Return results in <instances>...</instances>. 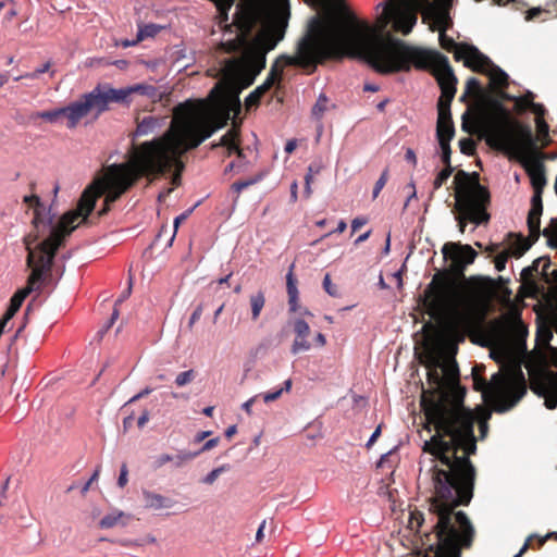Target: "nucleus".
Returning <instances> with one entry per match:
<instances>
[{
    "label": "nucleus",
    "instance_id": "39448f33",
    "mask_svg": "<svg viewBox=\"0 0 557 557\" xmlns=\"http://www.w3.org/2000/svg\"><path fill=\"white\" fill-rule=\"evenodd\" d=\"M113 173L99 182L95 188L89 187L82 194L77 209L66 212L57 223H53V215L48 213L46 216V207L41 199L37 195L24 196L23 201L34 208L33 224L39 230L40 225L48 228L49 235L44 240H48L51 237V228H55L60 232L59 248L62 246L64 239L76 228L75 222L82 218L86 221L88 215L92 212L96 206L97 198L104 196L107 207L99 213L104 214L109 210V205L120 198V196L129 187L128 181L121 176V169L117 165H113Z\"/></svg>",
    "mask_w": 557,
    "mask_h": 557
},
{
    "label": "nucleus",
    "instance_id": "c85d7f7f",
    "mask_svg": "<svg viewBox=\"0 0 557 557\" xmlns=\"http://www.w3.org/2000/svg\"><path fill=\"white\" fill-rule=\"evenodd\" d=\"M264 176H265V173L260 172L250 178L233 183L231 188H232V190H234L235 193L238 194L242 190H244L245 188H248L249 186H252V185L261 182Z\"/></svg>",
    "mask_w": 557,
    "mask_h": 557
},
{
    "label": "nucleus",
    "instance_id": "423d86ee",
    "mask_svg": "<svg viewBox=\"0 0 557 557\" xmlns=\"http://www.w3.org/2000/svg\"><path fill=\"white\" fill-rule=\"evenodd\" d=\"M60 232L55 228H51V237L48 240H42L35 247L26 246L27 267L32 269V273L27 278L25 287L17 289L10 299V307L20 310L25 298L33 292H38L41 286L47 283L55 253L59 249V235Z\"/></svg>",
    "mask_w": 557,
    "mask_h": 557
},
{
    "label": "nucleus",
    "instance_id": "c756f323",
    "mask_svg": "<svg viewBox=\"0 0 557 557\" xmlns=\"http://www.w3.org/2000/svg\"><path fill=\"white\" fill-rule=\"evenodd\" d=\"M162 29L161 25L158 24H146L143 27H139L136 36V41H141L146 38L154 37Z\"/></svg>",
    "mask_w": 557,
    "mask_h": 557
},
{
    "label": "nucleus",
    "instance_id": "9d476101",
    "mask_svg": "<svg viewBox=\"0 0 557 557\" xmlns=\"http://www.w3.org/2000/svg\"><path fill=\"white\" fill-rule=\"evenodd\" d=\"M544 190L533 189L531 197V209L528 214L527 224L529 227L530 235L534 239H539L540 235L543 234L547 238V244L552 248H557V216L552 218L549 224L541 232V215L543 213V196Z\"/></svg>",
    "mask_w": 557,
    "mask_h": 557
},
{
    "label": "nucleus",
    "instance_id": "b1692460",
    "mask_svg": "<svg viewBox=\"0 0 557 557\" xmlns=\"http://www.w3.org/2000/svg\"><path fill=\"white\" fill-rule=\"evenodd\" d=\"M250 308H251V319L256 321L265 305V296L262 290H258L257 293L250 295Z\"/></svg>",
    "mask_w": 557,
    "mask_h": 557
},
{
    "label": "nucleus",
    "instance_id": "20e7f679",
    "mask_svg": "<svg viewBox=\"0 0 557 557\" xmlns=\"http://www.w3.org/2000/svg\"><path fill=\"white\" fill-rule=\"evenodd\" d=\"M176 111L182 115L177 132L174 134L170 129L166 139L145 141L143 146L140 162L156 173H165L172 168L183 170L181 156L197 148L225 125V122L212 124L200 119L191 100L178 103Z\"/></svg>",
    "mask_w": 557,
    "mask_h": 557
},
{
    "label": "nucleus",
    "instance_id": "a211bd4d",
    "mask_svg": "<svg viewBox=\"0 0 557 557\" xmlns=\"http://www.w3.org/2000/svg\"><path fill=\"white\" fill-rule=\"evenodd\" d=\"M457 209L462 211L466 216L475 225L484 224L490 221V213L485 207H475L473 202L457 203Z\"/></svg>",
    "mask_w": 557,
    "mask_h": 557
},
{
    "label": "nucleus",
    "instance_id": "bb28decb",
    "mask_svg": "<svg viewBox=\"0 0 557 557\" xmlns=\"http://www.w3.org/2000/svg\"><path fill=\"white\" fill-rule=\"evenodd\" d=\"M132 94H139L141 96H146L148 98H157L158 97V89L153 85L149 84H135L132 86H128Z\"/></svg>",
    "mask_w": 557,
    "mask_h": 557
},
{
    "label": "nucleus",
    "instance_id": "7ed1b4c3",
    "mask_svg": "<svg viewBox=\"0 0 557 557\" xmlns=\"http://www.w3.org/2000/svg\"><path fill=\"white\" fill-rule=\"evenodd\" d=\"M350 15L346 21L332 15L322 25L318 17H312L308 30L297 45L296 55L282 54L271 67L267 81L252 90L245 99L246 106H258L263 94L272 86L275 77L281 74L278 63L283 65H297L308 67L318 60L349 58L350 46Z\"/></svg>",
    "mask_w": 557,
    "mask_h": 557
},
{
    "label": "nucleus",
    "instance_id": "a18cd8bd",
    "mask_svg": "<svg viewBox=\"0 0 557 557\" xmlns=\"http://www.w3.org/2000/svg\"><path fill=\"white\" fill-rule=\"evenodd\" d=\"M323 288L331 297H338L339 292L336 285L332 284L331 275L326 273L323 278Z\"/></svg>",
    "mask_w": 557,
    "mask_h": 557
},
{
    "label": "nucleus",
    "instance_id": "f257e3e1",
    "mask_svg": "<svg viewBox=\"0 0 557 557\" xmlns=\"http://www.w3.org/2000/svg\"><path fill=\"white\" fill-rule=\"evenodd\" d=\"M455 399L444 392L430 413L435 434L423 444V451L432 456L429 473L436 499L431 511L436 516L433 528L438 544L457 550L469 547L474 529L466 512H454L467 506L473 497L475 468L469 456L476 451L474 417L465 408V389L457 387Z\"/></svg>",
    "mask_w": 557,
    "mask_h": 557
},
{
    "label": "nucleus",
    "instance_id": "6e6552de",
    "mask_svg": "<svg viewBox=\"0 0 557 557\" xmlns=\"http://www.w3.org/2000/svg\"><path fill=\"white\" fill-rule=\"evenodd\" d=\"M479 296L474 295L456 301L449 295L445 280L436 273L424 289V305L432 318H442L447 314H459L462 310H471L478 302Z\"/></svg>",
    "mask_w": 557,
    "mask_h": 557
},
{
    "label": "nucleus",
    "instance_id": "f8f14e48",
    "mask_svg": "<svg viewBox=\"0 0 557 557\" xmlns=\"http://www.w3.org/2000/svg\"><path fill=\"white\" fill-rule=\"evenodd\" d=\"M445 261H450L449 268L457 275H462L468 265L472 264L478 256L476 251L468 244L446 243L442 247Z\"/></svg>",
    "mask_w": 557,
    "mask_h": 557
},
{
    "label": "nucleus",
    "instance_id": "5701e85b",
    "mask_svg": "<svg viewBox=\"0 0 557 557\" xmlns=\"http://www.w3.org/2000/svg\"><path fill=\"white\" fill-rule=\"evenodd\" d=\"M284 38V30H278L275 37H267L262 42V51L259 54V70L265 66V53L273 50L276 45Z\"/></svg>",
    "mask_w": 557,
    "mask_h": 557
},
{
    "label": "nucleus",
    "instance_id": "052dcab7",
    "mask_svg": "<svg viewBox=\"0 0 557 557\" xmlns=\"http://www.w3.org/2000/svg\"><path fill=\"white\" fill-rule=\"evenodd\" d=\"M473 88L478 89L480 92L482 91L481 90V84H480L479 79L475 78V77H470L467 81L466 90H467V92H471V90Z\"/></svg>",
    "mask_w": 557,
    "mask_h": 557
},
{
    "label": "nucleus",
    "instance_id": "338daca9",
    "mask_svg": "<svg viewBox=\"0 0 557 557\" xmlns=\"http://www.w3.org/2000/svg\"><path fill=\"white\" fill-rule=\"evenodd\" d=\"M312 180H313V175L308 172L305 176V195H306V197H309L311 195Z\"/></svg>",
    "mask_w": 557,
    "mask_h": 557
},
{
    "label": "nucleus",
    "instance_id": "8fccbe9b",
    "mask_svg": "<svg viewBox=\"0 0 557 557\" xmlns=\"http://www.w3.org/2000/svg\"><path fill=\"white\" fill-rule=\"evenodd\" d=\"M528 109H530L535 114V119H543L546 113L544 104L534 101L530 102Z\"/></svg>",
    "mask_w": 557,
    "mask_h": 557
},
{
    "label": "nucleus",
    "instance_id": "4c0bfd02",
    "mask_svg": "<svg viewBox=\"0 0 557 557\" xmlns=\"http://www.w3.org/2000/svg\"><path fill=\"white\" fill-rule=\"evenodd\" d=\"M230 469V465H222L221 467L214 468L207 475L201 479L203 484H213L219 475Z\"/></svg>",
    "mask_w": 557,
    "mask_h": 557
},
{
    "label": "nucleus",
    "instance_id": "393cba45",
    "mask_svg": "<svg viewBox=\"0 0 557 557\" xmlns=\"http://www.w3.org/2000/svg\"><path fill=\"white\" fill-rule=\"evenodd\" d=\"M198 457V453L181 449L176 455H173L172 465L174 468H182L185 463Z\"/></svg>",
    "mask_w": 557,
    "mask_h": 557
},
{
    "label": "nucleus",
    "instance_id": "69168bd1",
    "mask_svg": "<svg viewBox=\"0 0 557 557\" xmlns=\"http://www.w3.org/2000/svg\"><path fill=\"white\" fill-rule=\"evenodd\" d=\"M542 11L543 10H542L541 7L531 8L529 11H527L525 20L527 21L534 20L535 17H537L542 13Z\"/></svg>",
    "mask_w": 557,
    "mask_h": 557
},
{
    "label": "nucleus",
    "instance_id": "6e6d98bb",
    "mask_svg": "<svg viewBox=\"0 0 557 557\" xmlns=\"http://www.w3.org/2000/svg\"><path fill=\"white\" fill-rule=\"evenodd\" d=\"M132 287H133V278H132V276H129L126 289L121 293V295L119 296V298L115 301V305H114L115 308L117 307V305L122 304L124 300H126L129 297V295L132 293Z\"/></svg>",
    "mask_w": 557,
    "mask_h": 557
},
{
    "label": "nucleus",
    "instance_id": "37998d69",
    "mask_svg": "<svg viewBox=\"0 0 557 557\" xmlns=\"http://www.w3.org/2000/svg\"><path fill=\"white\" fill-rule=\"evenodd\" d=\"M434 14H435L436 22L441 26L448 28L451 25V20H450L449 13L445 9H437L434 12Z\"/></svg>",
    "mask_w": 557,
    "mask_h": 557
},
{
    "label": "nucleus",
    "instance_id": "c03bdc74",
    "mask_svg": "<svg viewBox=\"0 0 557 557\" xmlns=\"http://www.w3.org/2000/svg\"><path fill=\"white\" fill-rule=\"evenodd\" d=\"M124 547H141L145 546V540L141 539H117L112 541Z\"/></svg>",
    "mask_w": 557,
    "mask_h": 557
},
{
    "label": "nucleus",
    "instance_id": "bf43d9fd",
    "mask_svg": "<svg viewBox=\"0 0 557 557\" xmlns=\"http://www.w3.org/2000/svg\"><path fill=\"white\" fill-rule=\"evenodd\" d=\"M119 318V310L117 308L114 307L112 313H111V317L110 319L108 320V322L104 324L103 329L100 331L101 334H103L104 332H107L113 324L114 322L117 320Z\"/></svg>",
    "mask_w": 557,
    "mask_h": 557
},
{
    "label": "nucleus",
    "instance_id": "4468645a",
    "mask_svg": "<svg viewBox=\"0 0 557 557\" xmlns=\"http://www.w3.org/2000/svg\"><path fill=\"white\" fill-rule=\"evenodd\" d=\"M83 99L89 113L91 110L100 115L109 109V103L113 102L109 91V84H98L92 90L83 95Z\"/></svg>",
    "mask_w": 557,
    "mask_h": 557
},
{
    "label": "nucleus",
    "instance_id": "0e129e2a",
    "mask_svg": "<svg viewBox=\"0 0 557 557\" xmlns=\"http://www.w3.org/2000/svg\"><path fill=\"white\" fill-rule=\"evenodd\" d=\"M459 212L460 213L456 215V220L458 222L460 233H463L467 226V220H469V218L466 216L462 211Z\"/></svg>",
    "mask_w": 557,
    "mask_h": 557
},
{
    "label": "nucleus",
    "instance_id": "603ef678",
    "mask_svg": "<svg viewBox=\"0 0 557 557\" xmlns=\"http://www.w3.org/2000/svg\"><path fill=\"white\" fill-rule=\"evenodd\" d=\"M459 147L462 153L470 154L474 149V143L471 138H462L459 140Z\"/></svg>",
    "mask_w": 557,
    "mask_h": 557
},
{
    "label": "nucleus",
    "instance_id": "f3484780",
    "mask_svg": "<svg viewBox=\"0 0 557 557\" xmlns=\"http://www.w3.org/2000/svg\"><path fill=\"white\" fill-rule=\"evenodd\" d=\"M238 135L239 131L237 128H232L227 131L218 143H211V149H215L218 147H225L228 150V154L235 153L237 158H245L244 151L238 146Z\"/></svg>",
    "mask_w": 557,
    "mask_h": 557
},
{
    "label": "nucleus",
    "instance_id": "680f3d73",
    "mask_svg": "<svg viewBox=\"0 0 557 557\" xmlns=\"http://www.w3.org/2000/svg\"><path fill=\"white\" fill-rule=\"evenodd\" d=\"M282 394H283V389H280V388L276 391H273V392L265 393V394H263V400H264V403H270V401L276 400L277 398L281 397Z\"/></svg>",
    "mask_w": 557,
    "mask_h": 557
},
{
    "label": "nucleus",
    "instance_id": "3c124183",
    "mask_svg": "<svg viewBox=\"0 0 557 557\" xmlns=\"http://www.w3.org/2000/svg\"><path fill=\"white\" fill-rule=\"evenodd\" d=\"M202 311H203L202 304H199L194 309L193 313L189 317V321H188V325H187L189 330H191L194 324L201 318Z\"/></svg>",
    "mask_w": 557,
    "mask_h": 557
},
{
    "label": "nucleus",
    "instance_id": "6ab92c4d",
    "mask_svg": "<svg viewBox=\"0 0 557 557\" xmlns=\"http://www.w3.org/2000/svg\"><path fill=\"white\" fill-rule=\"evenodd\" d=\"M143 498L145 507L154 510L170 509L175 505L174 499L147 490L143 491Z\"/></svg>",
    "mask_w": 557,
    "mask_h": 557
},
{
    "label": "nucleus",
    "instance_id": "9b49d317",
    "mask_svg": "<svg viewBox=\"0 0 557 557\" xmlns=\"http://www.w3.org/2000/svg\"><path fill=\"white\" fill-rule=\"evenodd\" d=\"M474 181L470 182V174L462 170L455 175L457 184L456 200L458 203H467L471 201L475 207H486L490 202V193L478 182V174L473 173Z\"/></svg>",
    "mask_w": 557,
    "mask_h": 557
},
{
    "label": "nucleus",
    "instance_id": "dca6fc26",
    "mask_svg": "<svg viewBox=\"0 0 557 557\" xmlns=\"http://www.w3.org/2000/svg\"><path fill=\"white\" fill-rule=\"evenodd\" d=\"M523 168L530 178L532 189L544 190L547 184L545 164L540 160H524Z\"/></svg>",
    "mask_w": 557,
    "mask_h": 557
},
{
    "label": "nucleus",
    "instance_id": "72a5a7b5",
    "mask_svg": "<svg viewBox=\"0 0 557 557\" xmlns=\"http://www.w3.org/2000/svg\"><path fill=\"white\" fill-rule=\"evenodd\" d=\"M454 171L453 166L445 165L436 175L434 182H433V189L437 190L440 189L444 183L449 178Z\"/></svg>",
    "mask_w": 557,
    "mask_h": 557
},
{
    "label": "nucleus",
    "instance_id": "5fc2aeb1",
    "mask_svg": "<svg viewBox=\"0 0 557 557\" xmlns=\"http://www.w3.org/2000/svg\"><path fill=\"white\" fill-rule=\"evenodd\" d=\"M172 460H173V455L161 454V455L156 457V459L153 461V467L156 469H159V468L163 467L165 463L172 462Z\"/></svg>",
    "mask_w": 557,
    "mask_h": 557
},
{
    "label": "nucleus",
    "instance_id": "774afa93",
    "mask_svg": "<svg viewBox=\"0 0 557 557\" xmlns=\"http://www.w3.org/2000/svg\"><path fill=\"white\" fill-rule=\"evenodd\" d=\"M366 223H367V219L366 218H361V216L355 218L351 221V231L356 232L359 227H361Z\"/></svg>",
    "mask_w": 557,
    "mask_h": 557
},
{
    "label": "nucleus",
    "instance_id": "2f4dec72",
    "mask_svg": "<svg viewBox=\"0 0 557 557\" xmlns=\"http://www.w3.org/2000/svg\"><path fill=\"white\" fill-rule=\"evenodd\" d=\"M122 517H124L123 511L114 510L101 518V520L99 521V527L101 529H111L119 523Z\"/></svg>",
    "mask_w": 557,
    "mask_h": 557
},
{
    "label": "nucleus",
    "instance_id": "79ce46f5",
    "mask_svg": "<svg viewBox=\"0 0 557 557\" xmlns=\"http://www.w3.org/2000/svg\"><path fill=\"white\" fill-rule=\"evenodd\" d=\"M387 180H388V169H385L381 173L380 177L377 178V181L375 182V185L373 187V191H372L373 199H375L379 196V194L381 193V190L385 186Z\"/></svg>",
    "mask_w": 557,
    "mask_h": 557
},
{
    "label": "nucleus",
    "instance_id": "4d7b16f0",
    "mask_svg": "<svg viewBox=\"0 0 557 557\" xmlns=\"http://www.w3.org/2000/svg\"><path fill=\"white\" fill-rule=\"evenodd\" d=\"M220 442V437H213L208 440L198 450H195V453H198V456L205 451H208L215 447Z\"/></svg>",
    "mask_w": 557,
    "mask_h": 557
},
{
    "label": "nucleus",
    "instance_id": "13d9d810",
    "mask_svg": "<svg viewBox=\"0 0 557 557\" xmlns=\"http://www.w3.org/2000/svg\"><path fill=\"white\" fill-rule=\"evenodd\" d=\"M127 474H128V471H127L126 465H122L121 470H120V474H119V478H117V485L120 487H124L125 484L127 483Z\"/></svg>",
    "mask_w": 557,
    "mask_h": 557
},
{
    "label": "nucleus",
    "instance_id": "e433bc0d",
    "mask_svg": "<svg viewBox=\"0 0 557 557\" xmlns=\"http://www.w3.org/2000/svg\"><path fill=\"white\" fill-rule=\"evenodd\" d=\"M311 348V344L307 337H295L290 348L293 355H298L301 351H308Z\"/></svg>",
    "mask_w": 557,
    "mask_h": 557
},
{
    "label": "nucleus",
    "instance_id": "1a4fd4ad",
    "mask_svg": "<svg viewBox=\"0 0 557 557\" xmlns=\"http://www.w3.org/2000/svg\"><path fill=\"white\" fill-rule=\"evenodd\" d=\"M456 60H463L465 65L473 71L485 74L490 77L491 84L495 87L506 88L509 84V75L494 64L492 60L483 54L475 46L467 45L463 48H457L455 51Z\"/></svg>",
    "mask_w": 557,
    "mask_h": 557
},
{
    "label": "nucleus",
    "instance_id": "e2e57ef3",
    "mask_svg": "<svg viewBox=\"0 0 557 557\" xmlns=\"http://www.w3.org/2000/svg\"><path fill=\"white\" fill-rule=\"evenodd\" d=\"M381 432H382V426L381 425L376 426V429L372 432L371 436L369 437V440L366 444L367 448H370L376 442V440L381 435Z\"/></svg>",
    "mask_w": 557,
    "mask_h": 557
},
{
    "label": "nucleus",
    "instance_id": "c9c22d12",
    "mask_svg": "<svg viewBox=\"0 0 557 557\" xmlns=\"http://www.w3.org/2000/svg\"><path fill=\"white\" fill-rule=\"evenodd\" d=\"M200 205V202L198 201L196 205H194L191 208L187 209L186 211H184L183 213H181L180 215L175 216L174 219V222H173V226H174V233L172 235V237L170 238V242H169V245L171 246L173 240H174V237H175V234L177 232V228L180 226V224L182 222H184L191 213L193 211Z\"/></svg>",
    "mask_w": 557,
    "mask_h": 557
},
{
    "label": "nucleus",
    "instance_id": "a878e982",
    "mask_svg": "<svg viewBox=\"0 0 557 557\" xmlns=\"http://www.w3.org/2000/svg\"><path fill=\"white\" fill-rule=\"evenodd\" d=\"M498 245H493L492 248L488 249L490 252H496L494 258V264L497 272H502L506 269L507 260L509 258L508 250L497 251Z\"/></svg>",
    "mask_w": 557,
    "mask_h": 557
},
{
    "label": "nucleus",
    "instance_id": "2eb2a0df",
    "mask_svg": "<svg viewBox=\"0 0 557 557\" xmlns=\"http://www.w3.org/2000/svg\"><path fill=\"white\" fill-rule=\"evenodd\" d=\"M57 109L60 119L62 120L63 117H65L67 120L69 128L76 127L78 122L88 114L83 96L78 100Z\"/></svg>",
    "mask_w": 557,
    "mask_h": 557
},
{
    "label": "nucleus",
    "instance_id": "58836bf2",
    "mask_svg": "<svg viewBox=\"0 0 557 557\" xmlns=\"http://www.w3.org/2000/svg\"><path fill=\"white\" fill-rule=\"evenodd\" d=\"M529 245H527L522 238L515 242L509 249V257L520 258L528 249Z\"/></svg>",
    "mask_w": 557,
    "mask_h": 557
},
{
    "label": "nucleus",
    "instance_id": "f03ea898",
    "mask_svg": "<svg viewBox=\"0 0 557 557\" xmlns=\"http://www.w3.org/2000/svg\"><path fill=\"white\" fill-rule=\"evenodd\" d=\"M347 44L350 46L349 58L367 63L381 74L409 72L412 66L418 70H428L431 65H436L441 70L437 83L442 91L437 100V111L449 112L457 91V77L446 55L409 46L399 39L394 40L395 47H393L376 37L367 23L360 22L352 15L350 16V39H346Z\"/></svg>",
    "mask_w": 557,
    "mask_h": 557
},
{
    "label": "nucleus",
    "instance_id": "4be33fe9",
    "mask_svg": "<svg viewBox=\"0 0 557 557\" xmlns=\"http://www.w3.org/2000/svg\"><path fill=\"white\" fill-rule=\"evenodd\" d=\"M294 264L289 267V271L286 274V287L288 294V307L290 312H296L298 309V288L297 282L293 274Z\"/></svg>",
    "mask_w": 557,
    "mask_h": 557
},
{
    "label": "nucleus",
    "instance_id": "cd10ccee",
    "mask_svg": "<svg viewBox=\"0 0 557 557\" xmlns=\"http://www.w3.org/2000/svg\"><path fill=\"white\" fill-rule=\"evenodd\" d=\"M436 138H437L438 146L441 149L442 162L444 163V165L451 166V162H450L451 149H450V145H449L450 140L442 139L440 129H437V132H436Z\"/></svg>",
    "mask_w": 557,
    "mask_h": 557
},
{
    "label": "nucleus",
    "instance_id": "0eeeda50",
    "mask_svg": "<svg viewBox=\"0 0 557 557\" xmlns=\"http://www.w3.org/2000/svg\"><path fill=\"white\" fill-rule=\"evenodd\" d=\"M484 395H488L494 404V410L504 413L513 408L527 394V383L521 370L511 374L494 373L484 383Z\"/></svg>",
    "mask_w": 557,
    "mask_h": 557
},
{
    "label": "nucleus",
    "instance_id": "7c9ffc66",
    "mask_svg": "<svg viewBox=\"0 0 557 557\" xmlns=\"http://www.w3.org/2000/svg\"><path fill=\"white\" fill-rule=\"evenodd\" d=\"M109 91L112 96V100L115 103H129L131 89L127 87L123 88H113L109 85Z\"/></svg>",
    "mask_w": 557,
    "mask_h": 557
},
{
    "label": "nucleus",
    "instance_id": "ddd939ff",
    "mask_svg": "<svg viewBox=\"0 0 557 557\" xmlns=\"http://www.w3.org/2000/svg\"><path fill=\"white\" fill-rule=\"evenodd\" d=\"M161 125H162V119H159V117H156L152 115H147L140 122H138L135 132L132 134V140H133L132 151L134 154L135 162L141 169V171L149 173V174H153V175H162L163 173H156L143 165V163L140 162V153H141V149H143V146L145 143H143L141 145L138 146L134 143V140L137 137L146 136V135L153 133L157 128L161 127Z\"/></svg>",
    "mask_w": 557,
    "mask_h": 557
},
{
    "label": "nucleus",
    "instance_id": "ea45409f",
    "mask_svg": "<svg viewBox=\"0 0 557 557\" xmlns=\"http://www.w3.org/2000/svg\"><path fill=\"white\" fill-rule=\"evenodd\" d=\"M294 332L296 337H308L310 327L304 319H296L294 322Z\"/></svg>",
    "mask_w": 557,
    "mask_h": 557
},
{
    "label": "nucleus",
    "instance_id": "de8ad7c7",
    "mask_svg": "<svg viewBox=\"0 0 557 557\" xmlns=\"http://www.w3.org/2000/svg\"><path fill=\"white\" fill-rule=\"evenodd\" d=\"M535 126H536V131L539 133V136L542 139H545L546 137H548L549 126L545 122L544 119H535Z\"/></svg>",
    "mask_w": 557,
    "mask_h": 557
},
{
    "label": "nucleus",
    "instance_id": "864d4df0",
    "mask_svg": "<svg viewBox=\"0 0 557 557\" xmlns=\"http://www.w3.org/2000/svg\"><path fill=\"white\" fill-rule=\"evenodd\" d=\"M440 41L444 49L450 51L457 47V44L453 38L447 37L443 32L440 33Z\"/></svg>",
    "mask_w": 557,
    "mask_h": 557
},
{
    "label": "nucleus",
    "instance_id": "f704fd0d",
    "mask_svg": "<svg viewBox=\"0 0 557 557\" xmlns=\"http://www.w3.org/2000/svg\"><path fill=\"white\" fill-rule=\"evenodd\" d=\"M35 117L42 119L51 124H57L61 122L57 108L53 110L38 111L35 113Z\"/></svg>",
    "mask_w": 557,
    "mask_h": 557
},
{
    "label": "nucleus",
    "instance_id": "49530a36",
    "mask_svg": "<svg viewBox=\"0 0 557 557\" xmlns=\"http://www.w3.org/2000/svg\"><path fill=\"white\" fill-rule=\"evenodd\" d=\"M491 140H494L496 141L498 148L503 151H510V150H513V145L512 143H510L509 139H507L506 137H504L503 135L500 134H496L495 135V138H492Z\"/></svg>",
    "mask_w": 557,
    "mask_h": 557
},
{
    "label": "nucleus",
    "instance_id": "a19ab883",
    "mask_svg": "<svg viewBox=\"0 0 557 557\" xmlns=\"http://www.w3.org/2000/svg\"><path fill=\"white\" fill-rule=\"evenodd\" d=\"M195 376H196V373H195V371L193 369L184 371V372H181L175 377V384L178 387L185 386L188 383H190L195 379Z\"/></svg>",
    "mask_w": 557,
    "mask_h": 557
},
{
    "label": "nucleus",
    "instance_id": "412c9836",
    "mask_svg": "<svg viewBox=\"0 0 557 557\" xmlns=\"http://www.w3.org/2000/svg\"><path fill=\"white\" fill-rule=\"evenodd\" d=\"M440 129L441 138L451 140L455 135V127L451 120V111L449 112H442L437 111V125L436 131Z\"/></svg>",
    "mask_w": 557,
    "mask_h": 557
},
{
    "label": "nucleus",
    "instance_id": "aec40b11",
    "mask_svg": "<svg viewBox=\"0 0 557 557\" xmlns=\"http://www.w3.org/2000/svg\"><path fill=\"white\" fill-rule=\"evenodd\" d=\"M533 392L545 399L544 405L547 409L553 410L557 407V383L549 382L533 388Z\"/></svg>",
    "mask_w": 557,
    "mask_h": 557
},
{
    "label": "nucleus",
    "instance_id": "473e14b6",
    "mask_svg": "<svg viewBox=\"0 0 557 557\" xmlns=\"http://www.w3.org/2000/svg\"><path fill=\"white\" fill-rule=\"evenodd\" d=\"M327 102L329 99L325 96V94L322 92L318 96L317 102L314 103L311 110L313 119L320 120L323 116L324 112L327 110Z\"/></svg>",
    "mask_w": 557,
    "mask_h": 557
},
{
    "label": "nucleus",
    "instance_id": "09e8293b",
    "mask_svg": "<svg viewBox=\"0 0 557 557\" xmlns=\"http://www.w3.org/2000/svg\"><path fill=\"white\" fill-rule=\"evenodd\" d=\"M50 67H51V62L47 61L46 63H44L42 65L37 67L35 71H33L30 73H25V77L29 78V79H36L39 77L40 74L48 72L50 70Z\"/></svg>",
    "mask_w": 557,
    "mask_h": 557
}]
</instances>
